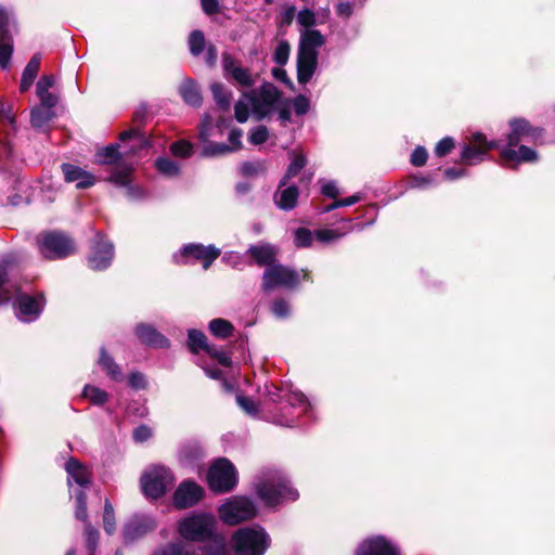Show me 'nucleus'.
Returning a JSON list of instances; mask_svg holds the SVG:
<instances>
[{
	"mask_svg": "<svg viewBox=\"0 0 555 555\" xmlns=\"http://www.w3.org/2000/svg\"><path fill=\"white\" fill-rule=\"evenodd\" d=\"M217 519L209 513H193L178 524L179 534L188 541L203 542L210 540L216 544V552L208 555H228L225 540L217 533Z\"/></svg>",
	"mask_w": 555,
	"mask_h": 555,
	"instance_id": "obj_1",
	"label": "nucleus"
},
{
	"mask_svg": "<svg viewBox=\"0 0 555 555\" xmlns=\"http://www.w3.org/2000/svg\"><path fill=\"white\" fill-rule=\"evenodd\" d=\"M280 99L276 87L272 83H264L259 90L244 93L240 101L235 104V118L238 122L247 121L249 111L261 119L271 113Z\"/></svg>",
	"mask_w": 555,
	"mask_h": 555,
	"instance_id": "obj_2",
	"label": "nucleus"
},
{
	"mask_svg": "<svg viewBox=\"0 0 555 555\" xmlns=\"http://www.w3.org/2000/svg\"><path fill=\"white\" fill-rule=\"evenodd\" d=\"M235 555H263L269 537L262 528H242L232 537Z\"/></svg>",
	"mask_w": 555,
	"mask_h": 555,
	"instance_id": "obj_3",
	"label": "nucleus"
},
{
	"mask_svg": "<svg viewBox=\"0 0 555 555\" xmlns=\"http://www.w3.org/2000/svg\"><path fill=\"white\" fill-rule=\"evenodd\" d=\"M259 498L269 506H274L286 501H295L298 498L296 489L289 487L282 477H272L261 481L257 486Z\"/></svg>",
	"mask_w": 555,
	"mask_h": 555,
	"instance_id": "obj_4",
	"label": "nucleus"
},
{
	"mask_svg": "<svg viewBox=\"0 0 555 555\" xmlns=\"http://www.w3.org/2000/svg\"><path fill=\"white\" fill-rule=\"evenodd\" d=\"M172 485L173 476L165 466L153 465L141 476V488L147 498H160Z\"/></svg>",
	"mask_w": 555,
	"mask_h": 555,
	"instance_id": "obj_5",
	"label": "nucleus"
},
{
	"mask_svg": "<svg viewBox=\"0 0 555 555\" xmlns=\"http://www.w3.org/2000/svg\"><path fill=\"white\" fill-rule=\"evenodd\" d=\"M220 519L228 525H237L257 514L255 504L247 498L233 496L218 508Z\"/></svg>",
	"mask_w": 555,
	"mask_h": 555,
	"instance_id": "obj_6",
	"label": "nucleus"
},
{
	"mask_svg": "<svg viewBox=\"0 0 555 555\" xmlns=\"http://www.w3.org/2000/svg\"><path fill=\"white\" fill-rule=\"evenodd\" d=\"M207 480L212 491L229 492L237 483L235 467L228 460L219 459L211 465Z\"/></svg>",
	"mask_w": 555,
	"mask_h": 555,
	"instance_id": "obj_7",
	"label": "nucleus"
},
{
	"mask_svg": "<svg viewBox=\"0 0 555 555\" xmlns=\"http://www.w3.org/2000/svg\"><path fill=\"white\" fill-rule=\"evenodd\" d=\"M37 243L41 255L48 259L66 257L75 250L72 240L59 232L43 233Z\"/></svg>",
	"mask_w": 555,
	"mask_h": 555,
	"instance_id": "obj_8",
	"label": "nucleus"
},
{
	"mask_svg": "<svg viewBox=\"0 0 555 555\" xmlns=\"http://www.w3.org/2000/svg\"><path fill=\"white\" fill-rule=\"evenodd\" d=\"M299 273L282 264L267 268L263 272L262 288L264 292L276 287H294L299 283Z\"/></svg>",
	"mask_w": 555,
	"mask_h": 555,
	"instance_id": "obj_9",
	"label": "nucleus"
},
{
	"mask_svg": "<svg viewBox=\"0 0 555 555\" xmlns=\"http://www.w3.org/2000/svg\"><path fill=\"white\" fill-rule=\"evenodd\" d=\"M499 147L496 141H487L482 133L473 134L469 143L462 152V158L469 165L483 159V156L492 149Z\"/></svg>",
	"mask_w": 555,
	"mask_h": 555,
	"instance_id": "obj_10",
	"label": "nucleus"
},
{
	"mask_svg": "<svg viewBox=\"0 0 555 555\" xmlns=\"http://www.w3.org/2000/svg\"><path fill=\"white\" fill-rule=\"evenodd\" d=\"M204 495L201 486L192 481L182 482L175 492L173 503L179 508H186L195 505Z\"/></svg>",
	"mask_w": 555,
	"mask_h": 555,
	"instance_id": "obj_11",
	"label": "nucleus"
},
{
	"mask_svg": "<svg viewBox=\"0 0 555 555\" xmlns=\"http://www.w3.org/2000/svg\"><path fill=\"white\" fill-rule=\"evenodd\" d=\"M156 521L147 515H134L124 527V538L127 541L139 539L154 530Z\"/></svg>",
	"mask_w": 555,
	"mask_h": 555,
	"instance_id": "obj_12",
	"label": "nucleus"
},
{
	"mask_svg": "<svg viewBox=\"0 0 555 555\" xmlns=\"http://www.w3.org/2000/svg\"><path fill=\"white\" fill-rule=\"evenodd\" d=\"M222 67L227 79H233L242 87H250L254 83V79L249 70L240 66L232 55H222Z\"/></svg>",
	"mask_w": 555,
	"mask_h": 555,
	"instance_id": "obj_13",
	"label": "nucleus"
},
{
	"mask_svg": "<svg viewBox=\"0 0 555 555\" xmlns=\"http://www.w3.org/2000/svg\"><path fill=\"white\" fill-rule=\"evenodd\" d=\"M511 133L507 143L518 145L521 141L537 140L541 137V130L532 128L525 119H513L509 122Z\"/></svg>",
	"mask_w": 555,
	"mask_h": 555,
	"instance_id": "obj_14",
	"label": "nucleus"
},
{
	"mask_svg": "<svg viewBox=\"0 0 555 555\" xmlns=\"http://www.w3.org/2000/svg\"><path fill=\"white\" fill-rule=\"evenodd\" d=\"M113 256V245L109 242L100 238L92 247V251L89 257V267L93 270H104L111 264Z\"/></svg>",
	"mask_w": 555,
	"mask_h": 555,
	"instance_id": "obj_15",
	"label": "nucleus"
},
{
	"mask_svg": "<svg viewBox=\"0 0 555 555\" xmlns=\"http://www.w3.org/2000/svg\"><path fill=\"white\" fill-rule=\"evenodd\" d=\"M10 24L9 13L0 8V66L7 68L13 52V42L8 35Z\"/></svg>",
	"mask_w": 555,
	"mask_h": 555,
	"instance_id": "obj_16",
	"label": "nucleus"
},
{
	"mask_svg": "<svg viewBox=\"0 0 555 555\" xmlns=\"http://www.w3.org/2000/svg\"><path fill=\"white\" fill-rule=\"evenodd\" d=\"M220 250L215 246H204L199 244H190L183 248L181 257H192L203 262V268L207 270L210 264L218 258Z\"/></svg>",
	"mask_w": 555,
	"mask_h": 555,
	"instance_id": "obj_17",
	"label": "nucleus"
},
{
	"mask_svg": "<svg viewBox=\"0 0 555 555\" xmlns=\"http://www.w3.org/2000/svg\"><path fill=\"white\" fill-rule=\"evenodd\" d=\"M43 298L30 297L28 295H22L18 298V312L17 317L25 322H30L38 318L43 308Z\"/></svg>",
	"mask_w": 555,
	"mask_h": 555,
	"instance_id": "obj_18",
	"label": "nucleus"
},
{
	"mask_svg": "<svg viewBox=\"0 0 555 555\" xmlns=\"http://www.w3.org/2000/svg\"><path fill=\"white\" fill-rule=\"evenodd\" d=\"M356 555H398V553L388 541L382 537H376L363 541Z\"/></svg>",
	"mask_w": 555,
	"mask_h": 555,
	"instance_id": "obj_19",
	"label": "nucleus"
},
{
	"mask_svg": "<svg viewBox=\"0 0 555 555\" xmlns=\"http://www.w3.org/2000/svg\"><path fill=\"white\" fill-rule=\"evenodd\" d=\"M62 171L65 180L67 182L76 183L78 189H88L94 185L96 181L93 175L70 164H64L62 166Z\"/></svg>",
	"mask_w": 555,
	"mask_h": 555,
	"instance_id": "obj_20",
	"label": "nucleus"
},
{
	"mask_svg": "<svg viewBox=\"0 0 555 555\" xmlns=\"http://www.w3.org/2000/svg\"><path fill=\"white\" fill-rule=\"evenodd\" d=\"M323 35L315 29H304L300 33L299 51L301 53L315 54L318 56V48L324 44Z\"/></svg>",
	"mask_w": 555,
	"mask_h": 555,
	"instance_id": "obj_21",
	"label": "nucleus"
},
{
	"mask_svg": "<svg viewBox=\"0 0 555 555\" xmlns=\"http://www.w3.org/2000/svg\"><path fill=\"white\" fill-rule=\"evenodd\" d=\"M247 253L254 258L255 262L267 268L271 266H275V256H276V249L269 244H260L250 246L247 250Z\"/></svg>",
	"mask_w": 555,
	"mask_h": 555,
	"instance_id": "obj_22",
	"label": "nucleus"
},
{
	"mask_svg": "<svg viewBox=\"0 0 555 555\" xmlns=\"http://www.w3.org/2000/svg\"><path fill=\"white\" fill-rule=\"evenodd\" d=\"M317 60L318 56L315 54L310 53H301L298 52L297 56V70H298V81L300 83L308 82L314 74L317 68Z\"/></svg>",
	"mask_w": 555,
	"mask_h": 555,
	"instance_id": "obj_23",
	"label": "nucleus"
},
{
	"mask_svg": "<svg viewBox=\"0 0 555 555\" xmlns=\"http://www.w3.org/2000/svg\"><path fill=\"white\" fill-rule=\"evenodd\" d=\"M517 145H511L507 143L505 147L501 150V157L504 160L512 162H534L538 158L535 151L520 145L518 150H515Z\"/></svg>",
	"mask_w": 555,
	"mask_h": 555,
	"instance_id": "obj_24",
	"label": "nucleus"
},
{
	"mask_svg": "<svg viewBox=\"0 0 555 555\" xmlns=\"http://www.w3.org/2000/svg\"><path fill=\"white\" fill-rule=\"evenodd\" d=\"M298 198V190L294 185H282L280 183L279 190L275 192L274 201L275 204L284 209L289 210L295 207Z\"/></svg>",
	"mask_w": 555,
	"mask_h": 555,
	"instance_id": "obj_25",
	"label": "nucleus"
},
{
	"mask_svg": "<svg viewBox=\"0 0 555 555\" xmlns=\"http://www.w3.org/2000/svg\"><path fill=\"white\" fill-rule=\"evenodd\" d=\"M55 79L53 76H42L36 86V92L42 105L55 106L57 103V98L55 94L49 92V90L54 86Z\"/></svg>",
	"mask_w": 555,
	"mask_h": 555,
	"instance_id": "obj_26",
	"label": "nucleus"
},
{
	"mask_svg": "<svg viewBox=\"0 0 555 555\" xmlns=\"http://www.w3.org/2000/svg\"><path fill=\"white\" fill-rule=\"evenodd\" d=\"M132 168L130 166H117L112 173L109 181L117 186L127 188V194L130 197H135L139 192H134L132 186H129L131 182Z\"/></svg>",
	"mask_w": 555,
	"mask_h": 555,
	"instance_id": "obj_27",
	"label": "nucleus"
},
{
	"mask_svg": "<svg viewBox=\"0 0 555 555\" xmlns=\"http://www.w3.org/2000/svg\"><path fill=\"white\" fill-rule=\"evenodd\" d=\"M65 468L69 476V483L72 479L79 486H87L90 482V474L88 469L83 467L77 460H68Z\"/></svg>",
	"mask_w": 555,
	"mask_h": 555,
	"instance_id": "obj_28",
	"label": "nucleus"
},
{
	"mask_svg": "<svg viewBox=\"0 0 555 555\" xmlns=\"http://www.w3.org/2000/svg\"><path fill=\"white\" fill-rule=\"evenodd\" d=\"M135 333L139 337V339L147 345H153L157 347H166L167 346V339L157 333L154 328L147 326V325H139L135 328Z\"/></svg>",
	"mask_w": 555,
	"mask_h": 555,
	"instance_id": "obj_29",
	"label": "nucleus"
},
{
	"mask_svg": "<svg viewBox=\"0 0 555 555\" xmlns=\"http://www.w3.org/2000/svg\"><path fill=\"white\" fill-rule=\"evenodd\" d=\"M40 61L41 56L39 54H36L30 59V61L24 68L20 85V89L22 92L27 91L31 87L40 67Z\"/></svg>",
	"mask_w": 555,
	"mask_h": 555,
	"instance_id": "obj_30",
	"label": "nucleus"
},
{
	"mask_svg": "<svg viewBox=\"0 0 555 555\" xmlns=\"http://www.w3.org/2000/svg\"><path fill=\"white\" fill-rule=\"evenodd\" d=\"M179 93L184 102L192 106H199L202 104V95L197 86L192 80H184L179 88Z\"/></svg>",
	"mask_w": 555,
	"mask_h": 555,
	"instance_id": "obj_31",
	"label": "nucleus"
},
{
	"mask_svg": "<svg viewBox=\"0 0 555 555\" xmlns=\"http://www.w3.org/2000/svg\"><path fill=\"white\" fill-rule=\"evenodd\" d=\"M54 106L40 105L31 109V124L35 128H41L46 126L54 116L52 108Z\"/></svg>",
	"mask_w": 555,
	"mask_h": 555,
	"instance_id": "obj_32",
	"label": "nucleus"
},
{
	"mask_svg": "<svg viewBox=\"0 0 555 555\" xmlns=\"http://www.w3.org/2000/svg\"><path fill=\"white\" fill-rule=\"evenodd\" d=\"M292 156L293 157H292L291 164L287 168V171H286L284 178L282 179V185H286L287 181L291 178L297 176L307 164L306 157L301 153L293 152Z\"/></svg>",
	"mask_w": 555,
	"mask_h": 555,
	"instance_id": "obj_33",
	"label": "nucleus"
},
{
	"mask_svg": "<svg viewBox=\"0 0 555 555\" xmlns=\"http://www.w3.org/2000/svg\"><path fill=\"white\" fill-rule=\"evenodd\" d=\"M119 139L121 141L131 140L133 144L131 145L129 151H126L125 154L137 152V149H143L147 145V141L144 135L138 130H128L120 133Z\"/></svg>",
	"mask_w": 555,
	"mask_h": 555,
	"instance_id": "obj_34",
	"label": "nucleus"
},
{
	"mask_svg": "<svg viewBox=\"0 0 555 555\" xmlns=\"http://www.w3.org/2000/svg\"><path fill=\"white\" fill-rule=\"evenodd\" d=\"M154 555H196L195 550L182 542L170 543Z\"/></svg>",
	"mask_w": 555,
	"mask_h": 555,
	"instance_id": "obj_35",
	"label": "nucleus"
},
{
	"mask_svg": "<svg viewBox=\"0 0 555 555\" xmlns=\"http://www.w3.org/2000/svg\"><path fill=\"white\" fill-rule=\"evenodd\" d=\"M210 332L219 338H228L233 333V325L224 319H214L209 323Z\"/></svg>",
	"mask_w": 555,
	"mask_h": 555,
	"instance_id": "obj_36",
	"label": "nucleus"
},
{
	"mask_svg": "<svg viewBox=\"0 0 555 555\" xmlns=\"http://www.w3.org/2000/svg\"><path fill=\"white\" fill-rule=\"evenodd\" d=\"M214 100L221 109H228L230 106L231 94L225 90L224 86L219 82H214L210 86Z\"/></svg>",
	"mask_w": 555,
	"mask_h": 555,
	"instance_id": "obj_37",
	"label": "nucleus"
},
{
	"mask_svg": "<svg viewBox=\"0 0 555 555\" xmlns=\"http://www.w3.org/2000/svg\"><path fill=\"white\" fill-rule=\"evenodd\" d=\"M350 231H351L350 227H347L343 230H340V229H335V230L321 229V230L315 231L314 236L318 241H320L322 243H331V242L339 240L340 237H343L346 233H348Z\"/></svg>",
	"mask_w": 555,
	"mask_h": 555,
	"instance_id": "obj_38",
	"label": "nucleus"
},
{
	"mask_svg": "<svg viewBox=\"0 0 555 555\" xmlns=\"http://www.w3.org/2000/svg\"><path fill=\"white\" fill-rule=\"evenodd\" d=\"M82 396L86 399H88L91 403L98 405L104 404L108 399V395L106 391L90 385L85 386Z\"/></svg>",
	"mask_w": 555,
	"mask_h": 555,
	"instance_id": "obj_39",
	"label": "nucleus"
},
{
	"mask_svg": "<svg viewBox=\"0 0 555 555\" xmlns=\"http://www.w3.org/2000/svg\"><path fill=\"white\" fill-rule=\"evenodd\" d=\"M207 338L203 332L196 330L189 331V348L192 352H198V350H207L206 343Z\"/></svg>",
	"mask_w": 555,
	"mask_h": 555,
	"instance_id": "obj_40",
	"label": "nucleus"
},
{
	"mask_svg": "<svg viewBox=\"0 0 555 555\" xmlns=\"http://www.w3.org/2000/svg\"><path fill=\"white\" fill-rule=\"evenodd\" d=\"M99 364L107 372V374L115 380L119 379L121 376L120 370L117 364L109 358L105 350H101V357L99 359Z\"/></svg>",
	"mask_w": 555,
	"mask_h": 555,
	"instance_id": "obj_41",
	"label": "nucleus"
},
{
	"mask_svg": "<svg viewBox=\"0 0 555 555\" xmlns=\"http://www.w3.org/2000/svg\"><path fill=\"white\" fill-rule=\"evenodd\" d=\"M121 153L117 151V145H109L96 153V162L99 164H114Z\"/></svg>",
	"mask_w": 555,
	"mask_h": 555,
	"instance_id": "obj_42",
	"label": "nucleus"
},
{
	"mask_svg": "<svg viewBox=\"0 0 555 555\" xmlns=\"http://www.w3.org/2000/svg\"><path fill=\"white\" fill-rule=\"evenodd\" d=\"M103 527L107 534H113L116 529L114 508L112 503L106 499L103 512Z\"/></svg>",
	"mask_w": 555,
	"mask_h": 555,
	"instance_id": "obj_43",
	"label": "nucleus"
},
{
	"mask_svg": "<svg viewBox=\"0 0 555 555\" xmlns=\"http://www.w3.org/2000/svg\"><path fill=\"white\" fill-rule=\"evenodd\" d=\"M189 47L193 55H198L205 48L204 34L199 30H194L189 37Z\"/></svg>",
	"mask_w": 555,
	"mask_h": 555,
	"instance_id": "obj_44",
	"label": "nucleus"
},
{
	"mask_svg": "<svg viewBox=\"0 0 555 555\" xmlns=\"http://www.w3.org/2000/svg\"><path fill=\"white\" fill-rule=\"evenodd\" d=\"M75 516L77 519L88 524V513H87V502L86 494L83 491H80L76 496V512Z\"/></svg>",
	"mask_w": 555,
	"mask_h": 555,
	"instance_id": "obj_45",
	"label": "nucleus"
},
{
	"mask_svg": "<svg viewBox=\"0 0 555 555\" xmlns=\"http://www.w3.org/2000/svg\"><path fill=\"white\" fill-rule=\"evenodd\" d=\"M156 166H157V169L166 176L171 177V176L178 175V172H179L178 165L175 162L167 159V158L158 159L156 163Z\"/></svg>",
	"mask_w": 555,
	"mask_h": 555,
	"instance_id": "obj_46",
	"label": "nucleus"
},
{
	"mask_svg": "<svg viewBox=\"0 0 555 555\" xmlns=\"http://www.w3.org/2000/svg\"><path fill=\"white\" fill-rule=\"evenodd\" d=\"M86 543L90 552H94L98 545L99 531L94 529L90 524L86 525L85 528Z\"/></svg>",
	"mask_w": 555,
	"mask_h": 555,
	"instance_id": "obj_47",
	"label": "nucleus"
},
{
	"mask_svg": "<svg viewBox=\"0 0 555 555\" xmlns=\"http://www.w3.org/2000/svg\"><path fill=\"white\" fill-rule=\"evenodd\" d=\"M313 234L307 229H298L295 233V245L298 247L309 246L312 242Z\"/></svg>",
	"mask_w": 555,
	"mask_h": 555,
	"instance_id": "obj_48",
	"label": "nucleus"
},
{
	"mask_svg": "<svg viewBox=\"0 0 555 555\" xmlns=\"http://www.w3.org/2000/svg\"><path fill=\"white\" fill-rule=\"evenodd\" d=\"M289 44L285 41H282L278 44L274 51V60L276 63L283 65L287 62L289 55Z\"/></svg>",
	"mask_w": 555,
	"mask_h": 555,
	"instance_id": "obj_49",
	"label": "nucleus"
},
{
	"mask_svg": "<svg viewBox=\"0 0 555 555\" xmlns=\"http://www.w3.org/2000/svg\"><path fill=\"white\" fill-rule=\"evenodd\" d=\"M297 22L305 27V29H311L310 27L315 23L314 13L309 10H301L297 15Z\"/></svg>",
	"mask_w": 555,
	"mask_h": 555,
	"instance_id": "obj_50",
	"label": "nucleus"
},
{
	"mask_svg": "<svg viewBox=\"0 0 555 555\" xmlns=\"http://www.w3.org/2000/svg\"><path fill=\"white\" fill-rule=\"evenodd\" d=\"M362 197L360 195H351L346 198L337 199L325 208V211H331L339 207L351 206L360 202Z\"/></svg>",
	"mask_w": 555,
	"mask_h": 555,
	"instance_id": "obj_51",
	"label": "nucleus"
},
{
	"mask_svg": "<svg viewBox=\"0 0 555 555\" xmlns=\"http://www.w3.org/2000/svg\"><path fill=\"white\" fill-rule=\"evenodd\" d=\"M212 119L209 115H205V117L202 120L201 128H199V137L201 139L206 142L208 139L214 135V128L211 126Z\"/></svg>",
	"mask_w": 555,
	"mask_h": 555,
	"instance_id": "obj_52",
	"label": "nucleus"
},
{
	"mask_svg": "<svg viewBox=\"0 0 555 555\" xmlns=\"http://www.w3.org/2000/svg\"><path fill=\"white\" fill-rule=\"evenodd\" d=\"M170 150L176 156L186 157L191 154L192 146L185 141H180L171 144Z\"/></svg>",
	"mask_w": 555,
	"mask_h": 555,
	"instance_id": "obj_53",
	"label": "nucleus"
},
{
	"mask_svg": "<svg viewBox=\"0 0 555 555\" xmlns=\"http://www.w3.org/2000/svg\"><path fill=\"white\" fill-rule=\"evenodd\" d=\"M454 147V142L451 138H443L442 140H440L436 147H435V153L436 155L442 157L447 154H449L452 149Z\"/></svg>",
	"mask_w": 555,
	"mask_h": 555,
	"instance_id": "obj_54",
	"label": "nucleus"
},
{
	"mask_svg": "<svg viewBox=\"0 0 555 555\" xmlns=\"http://www.w3.org/2000/svg\"><path fill=\"white\" fill-rule=\"evenodd\" d=\"M211 358L216 359L221 365L229 366L231 365V358L223 351L215 348V347H207L206 350Z\"/></svg>",
	"mask_w": 555,
	"mask_h": 555,
	"instance_id": "obj_55",
	"label": "nucleus"
},
{
	"mask_svg": "<svg viewBox=\"0 0 555 555\" xmlns=\"http://www.w3.org/2000/svg\"><path fill=\"white\" fill-rule=\"evenodd\" d=\"M231 152V147L227 144H208L204 149L207 156L223 155Z\"/></svg>",
	"mask_w": 555,
	"mask_h": 555,
	"instance_id": "obj_56",
	"label": "nucleus"
},
{
	"mask_svg": "<svg viewBox=\"0 0 555 555\" xmlns=\"http://www.w3.org/2000/svg\"><path fill=\"white\" fill-rule=\"evenodd\" d=\"M268 139V129L264 126L255 128L249 135V140L253 144H261Z\"/></svg>",
	"mask_w": 555,
	"mask_h": 555,
	"instance_id": "obj_57",
	"label": "nucleus"
},
{
	"mask_svg": "<svg viewBox=\"0 0 555 555\" xmlns=\"http://www.w3.org/2000/svg\"><path fill=\"white\" fill-rule=\"evenodd\" d=\"M310 103L309 100L304 95H298L294 100V109L297 115H304L309 111Z\"/></svg>",
	"mask_w": 555,
	"mask_h": 555,
	"instance_id": "obj_58",
	"label": "nucleus"
},
{
	"mask_svg": "<svg viewBox=\"0 0 555 555\" xmlns=\"http://www.w3.org/2000/svg\"><path fill=\"white\" fill-rule=\"evenodd\" d=\"M272 312L279 318L286 317L289 312L288 304L283 299L275 300L272 305Z\"/></svg>",
	"mask_w": 555,
	"mask_h": 555,
	"instance_id": "obj_59",
	"label": "nucleus"
},
{
	"mask_svg": "<svg viewBox=\"0 0 555 555\" xmlns=\"http://www.w3.org/2000/svg\"><path fill=\"white\" fill-rule=\"evenodd\" d=\"M238 405L248 414H256L257 413V405L256 403L243 396H238L236 398Z\"/></svg>",
	"mask_w": 555,
	"mask_h": 555,
	"instance_id": "obj_60",
	"label": "nucleus"
},
{
	"mask_svg": "<svg viewBox=\"0 0 555 555\" xmlns=\"http://www.w3.org/2000/svg\"><path fill=\"white\" fill-rule=\"evenodd\" d=\"M152 436V430L145 425L137 427L133 431V438L138 442H144Z\"/></svg>",
	"mask_w": 555,
	"mask_h": 555,
	"instance_id": "obj_61",
	"label": "nucleus"
},
{
	"mask_svg": "<svg viewBox=\"0 0 555 555\" xmlns=\"http://www.w3.org/2000/svg\"><path fill=\"white\" fill-rule=\"evenodd\" d=\"M427 160V152L424 147L414 150L411 156V162L414 166H423Z\"/></svg>",
	"mask_w": 555,
	"mask_h": 555,
	"instance_id": "obj_62",
	"label": "nucleus"
},
{
	"mask_svg": "<svg viewBox=\"0 0 555 555\" xmlns=\"http://www.w3.org/2000/svg\"><path fill=\"white\" fill-rule=\"evenodd\" d=\"M241 138H242L241 130H238V129L231 130V132L229 134V141H230L229 146L231 147V152H234V151H237L241 149V146H242Z\"/></svg>",
	"mask_w": 555,
	"mask_h": 555,
	"instance_id": "obj_63",
	"label": "nucleus"
},
{
	"mask_svg": "<svg viewBox=\"0 0 555 555\" xmlns=\"http://www.w3.org/2000/svg\"><path fill=\"white\" fill-rule=\"evenodd\" d=\"M322 193L332 198H336L339 194L336 184L332 181H326L322 184Z\"/></svg>",
	"mask_w": 555,
	"mask_h": 555,
	"instance_id": "obj_64",
	"label": "nucleus"
}]
</instances>
